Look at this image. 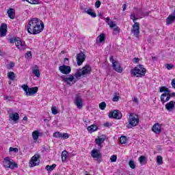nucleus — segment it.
Returning a JSON list of instances; mask_svg holds the SVG:
<instances>
[{"mask_svg":"<svg viewBox=\"0 0 175 175\" xmlns=\"http://www.w3.org/2000/svg\"><path fill=\"white\" fill-rule=\"evenodd\" d=\"M26 29L30 35H38L44 29V24L38 18H31L28 21Z\"/></svg>","mask_w":175,"mask_h":175,"instance_id":"1","label":"nucleus"},{"mask_svg":"<svg viewBox=\"0 0 175 175\" xmlns=\"http://www.w3.org/2000/svg\"><path fill=\"white\" fill-rule=\"evenodd\" d=\"M146 70L144 68L143 65H138L135 68L131 70V75L135 77H143L145 76Z\"/></svg>","mask_w":175,"mask_h":175,"instance_id":"2","label":"nucleus"},{"mask_svg":"<svg viewBox=\"0 0 175 175\" xmlns=\"http://www.w3.org/2000/svg\"><path fill=\"white\" fill-rule=\"evenodd\" d=\"M91 66L87 65L85 66L81 69L77 70V72L75 74V79H80L82 76H85V75H90L91 73Z\"/></svg>","mask_w":175,"mask_h":175,"instance_id":"3","label":"nucleus"},{"mask_svg":"<svg viewBox=\"0 0 175 175\" xmlns=\"http://www.w3.org/2000/svg\"><path fill=\"white\" fill-rule=\"evenodd\" d=\"M21 88L25 91V95H26V96H33L39 90L38 87L29 88L28 85L25 84L23 85Z\"/></svg>","mask_w":175,"mask_h":175,"instance_id":"4","label":"nucleus"},{"mask_svg":"<svg viewBox=\"0 0 175 175\" xmlns=\"http://www.w3.org/2000/svg\"><path fill=\"white\" fill-rule=\"evenodd\" d=\"M139 124V116L135 113H131L129 118V125L127 128L131 129L137 126Z\"/></svg>","mask_w":175,"mask_h":175,"instance_id":"5","label":"nucleus"},{"mask_svg":"<svg viewBox=\"0 0 175 175\" xmlns=\"http://www.w3.org/2000/svg\"><path fill=\"white\" fill-rule=\"evenodd\" d=\"M75 75H70L68 77L62 76L61 79H62V81L66 83L68 85H72V84L77 82V79H75Z\"/></svg>","mask_w":175,"mask_h":175,"instance_id":"6","label":"nucleus"},{"mask_svg":"<svg viewBox=\"0 0 175 175\" xmlns=\"http://www.w3.org/2000/svg\"><path fill=\"white\" fill-rule=\"evenodd\" d=\"M39 158H40V155L39 154H35L31 157L29 161L30 167H34V166H38V165L40 163V160H39Z\"/></svg>","mask_w":175,"mask_h":175,"instance_id":"7","label":"nucleus"},{"mask_svg":"<svg viewBox=\"0 0 175 175\" xmlns=\"http://www.w3.org/2000/svg\"><path fill=\"white\" fill-rule=\"evenodd\" d=\"M110 61L112 63V67L113 68L116 72H118V73H121L122 72V67H121V64L116 60L113 59V56L111 57Z\"/></svg>","mask_w":175,"mask_h":175,"instance_id":"8","label":"nucleus"},{"mask_svg":"<svg viewBox=\"0 0 175 175\" xmlns=\"http://www.w3.org/2000/svg\"><path fill=\"white\" fill-rule=\"evenodd\" d=\"M131 33H133V36H135V38H139V35H140V25L139 23H135L134 25H133Z\"/></svg>","mask_w":175,"mask_h":175,"instance_id":"9","label":"nucleus"},{"mask_svg":"<svg viewBox=\"0 0 175 175\" xmlns=\"http://www.w3.org/2000/svg\"><path fill=\"white\" fill-rule=\"evenodd\" d=\"M3 166L5 167H9L10 169H14V167H18L17 163L12 162L9 157H6L4 159Z\"/></svg>","mask_w":175,"mask_h":175,"instance_id":"10","label":"nucleus"},{"mask_svg":"<svg viewBox=\"0 0 175 175\" xmlns=\"http://www.w3.org/2000/svg\"><path fill=\"white\" fill-rule=\"evenodd\" d=\"M85 54L84 53L81 52L77 55V64L79 66L83 65V62L85 61Z\"/></svg>","mask_w":175,"mask_h":175,"instance_id":"11","label":"nucleus"},{"mask_svg":"<svg viewBox=\"0 0 175 175\" xmlns=\"http://www.w3.org/2000/svg\"><path fill=\"white\" fill-rule=\"evenodd\" d=\"M100 149H93L91 151V157H92V158H94V159H96L98 161V159H100L102 158V154H100V150H99Z\"/></svg>","mask_w":175,"mask_h":175,"instance_id":"12","label":"nucleus"},{"mask_svg":"<svg viewBox=\"0 0 175 175\" xmlns=\"http://www.w3.org/2000/svg\"><path fill=\"white\" fill-rule=\"evenodd\" d=\"M59 70L61 72V73H63V75H69V73L72 72L70 66L66 65L59 66Z\"/></svg>","mask_w":175,"mask_h":175,"instance_id":"13","label":"nucleus"},{"mask_svg":"<svg viewBox=\"0 0 175 175\" xmlns=\"http://www.w3.org/2000/svg\"><path fill=\"white\" fill-rule=\"evenodd\" d=\"M122 114L118 110H114L109 114L110 118H115L116 120H121Z\"/></svg>","mask_w":175,"mask_h":175,"instance_id":"14","label":"nucleus"},{"mask_svg":"<svg viewBox=\"0 0 175 175\" xmlns=\"http://www.w3.org/2000/svg\"><path fill=\"white\" fill-rule=\"evenodd\" d=\"M75 103L78 109H83V98H81V96L79 94L76 96Z\"/></svg>","mask_w":175,"mask_h":175,"instance_id":"15","label":"nucleus"},{"mask_svg":"<svg viewBox=\"0 0 175 175\" xmlns=\"http://www.w3.org/2000/svg\"><path fill=\"white\" fill-rule=\"evenodd\" d=\"M15 46H16L17 49H18V50H25V49L27 48V45H25V42L21 41V40H20V38H18Z\"/></svg>","mask_w":175,"mask_h":175,"instance_id":"16","label":"nucleus"},{"mask_svg":"<svg viewBox=\"0 0 175 175\" xmlns=\"http://www.w3.org/2000/svg\"><path fill=\"white\" fill-rule=\"evenodd\" d=\"M9 121H14V122L17 123L18 120H20V115H18V113L15 112L14 113H10L9 114Z\"/></svg>","mask_w":175,"mask_h":175,"instance_id":"17","label":"nucleus"},{"mask_svg":"<svg viewBox=\"0 0 175 175\" xmlns=\"http://www.w3.org/2000/svg\"><path fill=\"white\" fill-rule=\"evenodd\" d=\"M6 32H8V25L3 23L0 27V36L1 38L6 36Z\"/></svg>","mask_w":175,"mask_h":175,"instance_id":"18","label":"nucleus"},{"mask_svg":"<svg viewBox=\"0 0 175 175\" xmlns=\"http://www.w3.org/2000/svg\"><path fill=\"white\" fill-rule=\"evenodd\" d=\"M105 140H106V137L104 135H103L102 137H98L95 139V143L98 145V149L102 148V144H103Z\"/></svg>","mask_w":175,"mask_h":175,"instance_id":"19","label":"nucleus"},{"mask_svg":"<svg viewBox=\"0 0 175 175\" xmlns=\"http://www.w3.org/2000/svg\"><path fill=\"white\" fill-rule=\"evenodd\" d=\"M83 13H86V14H89V16H91V17H93V18L96 17V14L95 13L94 10H92V8H89V9L84 8Z\"/></svg>","mask_w":175,"mask_h":175,"instance_id":"20","label":"nucleus"},{"mask_svg":"<svg viewBox=\"0 0 175 175\" xmlns=\"http://www.w3.org/2000/svg\"><path fill=\"white\" fill-rule=\"evenodd\" d=\"M150 13H151V12H142V10H139L137 11V14L138 16V18H143L144 17H147V16H150Z\"/></svg>","mask_w":175,"mask_h":175,"instance_id":"21","label":"nucleus"},{"mask_svg":"<svg viewBox=\"0 0 175 175\" xmlns=\"http://www.w3.org/2000/svg\"><path fill=\"white\" fill-rule=\"evenodd\" d=\"M152 130L153 131V132L154 133H161V132L162 131L161 124L159 123L154 124V126H152Z\"/></svg>","mask_w":175,"mask_h":175,"instance_id":"22","label":"nucleus"},{"mask_svg":"<svg viewBox=\"0 0 175 175\" xmlns=\"http://www.w3.org/2000/svg\"><path fill=\"white\" fill-rule=\"evenodd\" d=\"M174 21H175V15L174 14L169 15L166 19V25H170V24H173Z\"/></svg>","mask_w":175,"mask_h":175,"instance_id":"23","label":"nucleus"},{"mask_svg":"<svg viewBox=\"0 0 175 175\" xmlns=\"http://www.w3.org/2000/svg\"><path fill=\"white\" fill-rule=\"evenodd\" d=\"M167 93H163L161 96V100L163 103L165 102H169L170 100V96L167 94Z\"/></svg>","mask_w":175,"mask_h":175,"instance_id":"24","label":"nucleus"},{"mask_svg":"<svg viewBox=\"0 0 175 175\" xmlns=\"http://www.w3.org/2000/svg\"><path fill=\"white\" fill-rule=\"evenodd\" d=\"M32 73L36 77H40V71H39V67L37 65L32 69Z\"/></svg>","mask_w":175,"mask_h":175,"instance_id":"25","label":"nucleus"},{"mask_svg":"<svg viewBox=\"0 0 175 175\" xmlns=\"http://www.w3.org/2000/svg\"><path fill=\"white\" fill-rule=\"evenodd\" d=\"M174 105H175L174 101H170V103H167L165 105V109H167L168 111H172V110L174 109Z\"/></svg>","mask_w":175,"mask_h":175,"instance_id":"26","label":"nucleus"},{"mask_svg":"<svg viewBox=\"0 0 175 175\" xmlns=\"http://www.w3.org/2000/svg\"><path fill=\"white\" fill-rule=\"evenodd\" d=\"M7 13L10 18H12V19L14 18V16H16L14 9L10 8V10H8Z\"/></svg>","mask_w":175,"mask_h":175,"instance_id":"27","label":"nucleus"},{"mask_svg":"<svg viewBox=\"0 0 175 175\" xmlns=\"http://www.w3.org/2000/svg\"><path fill=\"white\" fill-rule=\"evenodd\" d=\"M106 40V36L105 33H101L98 37H97V43H103V41Z\"/></svg>","mask_w":175,"mask_h":175,"instance_id":"28","label":"nucleus"},{"mask_svg":"<svg viewBox=\"0 0 175 175\" xmlns=\"http://www.w3.org/2000/svg\"><path fill=\"white\" fill-rule=\"evenodd\" d=\"M97 130H98V126L94 124H92L88 127V131L90 132V133H92V132H95V131H97Z\"/></svg>","mask_w":175,"mask_h":175,"instance_id":"29","label":"nucleus"},{"mask_svg":"<svg viewBox=\"0 0 175 175\" xmlns=\"http://www.w3.org/2000/svg\"><path fill=\"white\" fill-rule=\"evenodd\" d=\"M55 167H57V165L56 164H53L51 165H46L45 167V169H46V170H47V172H53V170L54 169H55Z\"/></svg>","mask_w":175,"mask_h":175,"instance_id":"30","label":"nucleus"},{"mask_svg":"<svg viewBox=\"0 0 175 175\" xmlns=\"http://www.w3.org/2000/svg\"><path fill=\"white\" fill-rule=\"evenodd\" d=\"M40 135V133L38 131H35L32 133V137L33 140H38L39 139V136Z\"/></svg>","mask_w":175,"mask_h":175,"instance_id":"31","label":"nucleus"},{"mask_svg":"<svg viewBox=\"0 0 175 175\" xmlns=\"http://www.w3.org/2000/svg\"><path fill=\"white\" fill-rule=\"evenodd\" d=\"M68 158V152L66 150H64L62 152V162H65Z\"/></svg>","mask_w":175,"mask_h":175,"instance_id":"32","label":"nucleus"},{"mask_svg":"<svg viewBox=\"0 0 175 175\" xmlns=\"http://www.w3.org/2000/svg\"><path fill=\"white\" fill-rule=\"evenodd\" d=\"M160 92H165V94H168V92H170V90L166 88V86H161L159 88Z\"/></svg>","mask_w":175,"mask_h":175,"instance_id":"33","label":"nucleus"},{"mask_svg":"<svg viewBox=\"0 0 175 175\" xmlns=\"http://www.w3.org/2000/svg\"><path fill=\"white\" fill-rule=\"evenodd\" d=\"M8 79H10V80H12V81H14V80H15L16 79V74H14V72L12 71L8 72Z\"/></svg>","mask_w":175,"mask_h":175,"instance_id":"34","label":"nucleus"},{"mask_svg":"<svg viewBox=\"0 0 175 175\" xmlns=\"http://www.w3.org/2000/svg\"><path fill=\"white\" fill-rule=\"evenodd\" d=\"M139 161L141 165H146L147 163V160H146V157L144 156L139 157Z\"/></svg>","mask_w":175,"mask_h":175,"instance_id":"35","label":"nucleus"},{"mask_svg":"<svg viewBox=\"0 0 175 175\" xmlns=\"http://www.w3.org/2000/svg\"><path fill=\"white\" fill-rule=\"evenodd\" d=\"M156 161L158 165H162L163 163V159L162 158V156H157Z\"/></svg>","mask_w":175,"mask_h":175,"instance_id":"36","label":"nucleus"},{"mask_svg":"<svg viewBox=\"0 0 175 175\" xmlns=\"http://www.w3.org/2000/svg\"><path fill=\"white\" fill-rule=\"evenodd\" d=\"M137 18H136V14H135L134 13L131 14V19L133 20L134 24H135V23H137L136 20H139V16H138L137 14Z\"/></svg>","mask_w":175,"mask_h":175,"instance_id":"37","label":"nucleus"},{"mask_svg":"<svg viewBox=\"0 0 175 175\" xmlns=\"http://www.w3.org/2000/svg\"><path fill=\"white\" fill-rule=\"evenodd\" d=\"M62 136V133H60L59 131H56L53 133V137L60 139Z\"/></svg>","mask_w":175,"mask_h":175,"instance_id":"38","label":"nucleus"},{"mask_svg":"<svg viewBox=\"0 0 175 175\" xmlns=\"http://www.w3.org/2000/svg\"><path fill=\"white\" fill-rule=\"evenodd\" d=\"M129 165L131 169H135L136 167V164H135V161L133 160H130Z\"/></svg>","mask_w":175,"mask_h":175,"instance_id":"39","label":"nucleus"},{"mask_svg":"<svg viewBox=\"0 0 175 175\" xmlns=\"http://www.w3.org/2000/svg\"><path fill=\"white\" fill-rule=\"evenodd\" d=\"M120 142L121 144H125L126 143V137L121 136L120 138Z\"/></svg>","mask_w":175,"mask_h":175,"instance_id":"40","label":"nucleus"},{"mask_svg":"<svg viewBox=\"0 0 175 175\" xmlns=\"http://www.w3.org/2000/svg\"><path fill=\"white\" fill-rule=\"evenodd\" d=\"M99 108L100 109V110H105V109H106V103L102 102L101 103H100Z\"/></svg>","mask_w":175,"mask_h":175,"instance_id":"41","label":"nucleus"},{"mask_svg":"<svg viewBox=\"0 0 175 175\" xmlns=\"http://www.w3.org/2000/svg\"><path fill=\"white\" fill-rule=\"evenodd\" d=\"M61 139H63L64 140L69 139V134L66 133H62Z\"/></svg>","mask_w":175,"mask_h":175,"instance_id":"42","label":"nucleus"},{"mask_svg":"<svg viewBox=\"0 0 175 175\" xmlns=\"http://www.w3.org/2000/svg\"><path fill=\"white\" fill-rule=\"evenodd\" d=\"M27 2H29V3H31L33 5H36L39 3V0H25Z\"/></svg>","mask_w":175,"mask_h":175,"instance_id":"43","label":"nucleus"},{"mask_svg":"<svg viewBox=\"0 0 175 175\" xmlns=\"http://www.w3.org/2000/svg\"><path fill=\"white\" fill-rule=\"evenodd\" d=\"M165 68L167 69V70H171V69H173L174 68V65L171 64H165Z\"/></svg>","mask_w":175,"mask_h":175,"instance_id":"44","label":"nucleus"},{"mask_svg":"<svg viewBox=\"0 0 175 175\" xmlns=\"http://www.w3.org/2000/svg\"><path fill=\"white\" fill-rule=\"evenodd\" d=\"M113 35H118V33H120V27H116L113 29Z\"/></svg>","mask_w":175,"mask_h":175,"instance_id":"45","label":"nucleus"},{"mask_svg":"<svg viewBox=\"0 0 175 175\" xmlns=\"http://www.w3.org/2000/svg\"><path fill=\"white\" fill-rule=\"evenodd\" d=\"M9 151L10 152H18V148H13V147H10L9 148Z\"/></svg>","mask_w":175,"mask_h":175,"instance_id":"46","label":"nucleus"},{"mask_svg":"<svg viewBox=\"0 0 175 175\" xmlns=\"http://www.w3.org/2000/svg\"><path fill=\"white\" fill-rule=\"evenodd\" d=\"M100 5H101L100 1L98 0L95 3V8H96V9H99V8H100Z\"/></svg>","mask_w":175,"mask_h":175,"instance_id":"47","label":"nucleus"},{"mask_svg":"<svg viewBox=\"0 0 175 175\" xmlns=\"http://www.w3.org/2000/svg\"><path fill=\"white\" fill-rule=\"evenodd\" d=\"M51 110H52V113H53L54 115L58 113V111L57 110V107H53L51 108Z\"/></svg>","mask_w":175,"mask_h":175,"instance_id":"48","label":"nucleus"},{"mask_svg":"<svg viewBox=\"0 0 175 175\" xmlns=\"http://www.w3.org/2000/svg\"><path fill=\"white\" fill-rule=\"evenodd\" d=\"M110 160L111 162H116L117 161V156L116 155H112L110 158Z\"/></svg>","mask_w":175,"mask_h":175,"instance_id":"49","label":"nucleus"},{"mask_svg":"<svg viewBox=\"0 0 175 175\" xmlns=\"http://www.w3.org/2000/svg\"><path fill=\"white\" fill-rule=\"evenodd\" d=\"M108 25H109L110 28H114V27H116L117 25H116V23H114V22L111 21V22L108 23Z\"/></svg>","mask_w":175,"mask_h":175,"instance_id":"50","label":"nucleus"},{"mask_svg":"<svg viewBox=\"0 0 175 175\" xmlns=\"http://www.w3.org/2000/svg\"><path fill=\"white\" fill-rule=\"evenodd\" d=\"M18 40V38H10V43H11V44L15 43V44H16Z\"/></svg>","mask_w":175,"mask_h":175,"instance_id":"51","label":"nucleus"},{"mask_svg":"<svg viewBox=\"0 0 175 175\" xmlns=\"http://www.w3.org/2000/svg\"><path fill=\"white\" fill-rule=\"evenodd\" d=\"M132 100L134 103H135V105H139V99L137 98V97H133L132 98Z\"/></svg>","mask_w":175,"mask_h":175,"instance_id":"52","label":"nucleus"},{"mask_svg":"<svg viewBox=\"0 0 175 175\" xmlns=\"http://www.w3.org/2000/svg\"><path fill=\"white\" fill-rule=\"evenodd\" d=\"M113 102H118L120 100V96H114L112 98Z\"/></svg>","mask_w":175,"mask_h":175,"instance_id":"53","label":"nucleus"},{"mask_svg":"<svg viewBox=\"0 0 175 175\" xmlns=\"http://www.w3.org/2000/svg\"><path fill=\"white\" fill-rule=\"evenodd\" d=\"M12 68H14V63L11 62L8 65V69H12Z\"/></svg>","mask_w":175,"mask_h":175,"instance_id":"54","label":"nucleus"},{"mask_svg":"<svg viewBox=\"0 0 175 175\" xmlns=\"http://www.w3.org/2000/svg\"><path fill=\"white\" fill-rule=\"evenodd\" d=\"M30 57H32V53H31V51H27L25 55V57L29 58Z\"/></svg>","mask_w":175,"mask_h":175,"instance_id":"55","label":"nucleus"},{"mask_svg":"<svg viewBox=\"0 0 175 175\" xmlns=\"http://www.w3.org/2000/svg\"><path fill=\"white\" fill-rule=\"evenodd\" d=\"M4 99H5V100L10 101V100H13V97L12 96H5Z\"/></svg>","mask_w":175,"mask_h":175,"instance_id":"56","label":"nucleus"},{"mask_svg":"<svg viewBox=\"0 0 175 175\" xmlns=\"http://www.w3.org/2000/svg\"><path fill=\"white\" fill-rule=\"evenodd\" d=\"M111 123L107 122L104 124V126H106L107 128H110L111 126Z\"/></svg>","mask_w":175,"mask_h":175,"instance_id":"57","label":"nucleus"},{"mask_svg":"<svg viewBox=\"0 0 175 175\" xmlns=\"http://www.w3.org/2000/svg\"><path fill=\"white\" fill-rule=\"evenodd\" d=\"M133 62H134V64H137V62H139V57H135L133 59Z\"/></svg>","mask_w":175,"mask_h":175,"instance_id":"58","label":"nucleus"},{"mask_svg":"<svg viewBox=\"0 0 175 175\" xmlns=\"http://www.w3.org/2000/svg\"><path fill=\"white\" fill-rule=\"evenodd\" d=\"M171 85L173 88H175V79H172Z\"/></svg>","mask_w":175,"mask_h":175,"instance_id":"59","label":"nucleus"},{"mask_svg":"<svg viewBox=\"0 0 175 175\" xmlns=\"http://www.w3.org/2000/svg\"><path fill=\"white\" fill-rule=\"evenodd\" d=\"M167 95H170V97L172 98V96H175V93L174 92H173V93L168 92V93H167Z\"/></svg>","mask_w":175,"mask_h":175,"instance_id":"60","label":"nucleus"},{"mask_svg":"<svg viewBox=\"0 0 175 175\" xmlns=\"http://www.w3.org/2000/svg\"><path fill=\"white\" fill-rule=\"evenodd\" d=\"M126 10V4H124L122 6V12H125Z\"/></svg>","mask_w":175,"mask_h":175,"instance_id":"61","label":"nucleus"},{"mask_svg":"<svg viewBox=\"0 0 175 175\" xmlns=\"http://www.w3.org/2000/svg\"><path fill=\"white\" fill-rule=\"evenodd\" d=\"M28 120V118H27V116L23 117V121H27Z\"/></svg>","mask_w":175,"mask_h":175,"instance_id":"62","label":"nucleus"},{"mask_svg":"<svg viewBox=\"0 0 175 175\" xmlns=\"http://www.w3.org/2000/svg\"><path fill=\"white\" fill-rule=\"evenodd\" d=\"M106 20H107V24H109V23H110V22H109V21H110V18L107 17V18H106Z\"/></svg>","mask_w":175,"mask_h":175,"instance_id":"63","label":"nucleus"},{"mask_svg":"<svg viewBox=\"0 0 175 175\" xmlns=\"http://www.w3.org/2000/svg\"><path fill=\"white\" fill-rule=\"evenodd\" d=\"M84 122L86 125H88V122H90V121L88 120H84Z\"/></svg>","mask_w":175,"mask_h":175,"instance_id":"64","label":"nucleus"}]
</instances>
